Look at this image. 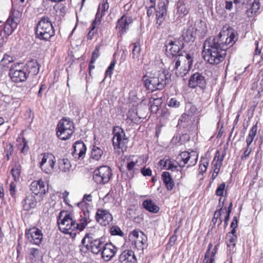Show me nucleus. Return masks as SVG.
<instances>
[{
    "mask_svg": "<svg viewBox=\"0 0 263 263\" xmlns=\"http://www.w3.org/2000/svg\"><path fill=\"white\" fill-rule=\"evenodd\" d=\"M236 35L231 33L229 36L221 33L214 37L207 39L203 44L202 54L205 61L210 64H218L222 62L226 55V50L235 43Z\"/></svg>",
    "mask_w": 263,
    "mask_h": 263,
    "instance_id": "f257e3e1",
    "label": "nucleus"
},
{
    "mask_svg": "<svg viewBox=\"0 0 263 263\" xmlns=\"http://www.w3.org/2000/svg\"><path fill=\"white\" fill-rule=\"evenodd\" d=\"M171 74L166 70H152L143 77L144 86L150 91L163 89L169 83Z\"/></svg>",
    "mask_w": 263,
    "mask_h": 263,
    "instance_id": "f03ea898",
    "label": "nucleus"
},
{
    "mask_svg": "<svg viewBox=\"0 0 263 263\" xmlns=\"http://www.w3.org/2000/svg\"><path fill=\"white\" fill-rule=\"evenodd\" d=\"M193 54L184 52V57L182 58H175L172 62L170 68L177 77H183L190 70L193 62Z\"/></svg>",
    "mask_w": 263,
    "mask_h": 263,
    "instance_id": "7ed1b4c3",
    "label": "nucleus"
},
{
    "mask_svg": "<svg viewBox=\"0 0 263 263\" xmlns=\"http://www.w3.org/2000/svg\"><path fill=\"white\" fill-rule=\"evenodd\" d=\"M104 245L102 237L97 238L93 233H87L81 241L80 250L81 252L86 253L88 251L98 254L102 250Z\"/></svg>",
    "mask_w": 263,
    "mask_h": 263,
    "instance_id": "20e7f679",
    "label": "nucleus"
},
{
    "mask_svg": "<svg viewBox=\"0 0 263 263\" xmlns=\"http://www.w3.org/2000/svg\"><path fill=\"white\" fill-rule=\"evenodd\" d=\"M61 211L58 218L59 229L63 233L69 234L72 239H74L77 232L76 230V220L73 219L72 214Z\"/></svg>",
    "mask_w": 263,
    "mask_h": 263,
    "instance_id": "39448f33",
    "label": "nucleus"
},
{
    "mask_svg": "<svg viewBox=\"0 0 263 263\" xmlns=\"http://www.w3.org/2000/svg\"><path fill=\"white\" fill-rule=\"evenodd\" d=\"M35 34L38 39L45 41H48L54 35V30L48 16H43L39 21L36 27Z\"/></svg>",
    "mask_w": 263,
    "mask_h": 263,
    "instance_id": "423d86ee",
    "label": "nucleus"
},
{
    "mask_svg": "<svg viewBox=\"0 0 263 263\" xmlns=\"http://www.w3.org/2000/svg\"><path fill=\"white\" fill-rule=\"evenodd\" d=\"M74 131V124L69 119L63 118L59 121L57 127V135L59 138L66 140L70 138Z\"/></svg>",
    "mask_w": 263,
    "mask_h": 263,
    "instance_id": "0eeeda50",
    "label": "nucleus"
},
{
    "mask_svg": "<svg viewBox=\"0 0 263 263\" xmlns=\"http://www.w3.org/2000/svg\"><path fill=\"white\" fill-rule=\"evenodd\" d=\"M165 46L166 54L169 58H182L184 57L185 52L182 50L184 46L182 41L178 40H168L166 42Z\"/></svg>",
    "mask_w": 263,
    "mask_h": 263,
    "instance_id": "6e6552de",
    "label": "nucleus"
},
{
    "mask_svg": "<svg viewBox=\"0 0 263 263\" xmlns=\"http://www.w3.org/2000/svg\"><path fill=\"white\" fill-rule=\"evenodd\" d=\"M112 134V141L114 149H121L122 151L125 149L128 139L126 137L123 129L120 126H115L113 128Z\"/></svg>",
    "mask_w": 263,
    "mask_h": 263,
    "instance_id": "1a4fd4ad",
    "label": "nucleus"
},
{
    "mask_svg": "<svg viewBox=\"0 0 263 263\" xmlns=\"http://www.w3.org/2000/svg\"><path fill=\"white\" fill-rule=\"evenodd\" d=\"M21 16L22 12L20 11L14 9H12L4 28L6 35L9 36L12 33L20 23Z\"/></svg>",
    "mask_w": 263,
    "mask_h": 263,
    "instance_id": "9d476101",
    "label": "nucleus"
},
{
    "mask_svg": "<svg viewBox=\"0 0 263 263\" xmlns=\"http://www.w3.org/2000/svg\"><path fill=\"white\" fill-rule=\"evenodd\" d=\"M112 176L110 168L106 165L98 167L93 171V179L99 184H104L107 183Z\"/></svg>",
    "mask_w": 263,
    "mask_h": 263,
    "instance_id": "9b49d317",
    "label": "nucleus"
},
{
    "mask_svg": "<svg viewBox=\"0 0 263 263\" xmlns=\"http://www.w3.org/2000/svg\"><path fill=\"white\" fill-rule=\"evenodd\" d=\"M42 158L40 162V167L43 172L46 174H51L53 172L56 159L51 154L43 153Z\"/></svg>",
    "mask_w": 263,
    "mask_h": 263,
    "instance_id": "f8f14e48",
    "label": "nucleus"
},
{
    "mask_svg": "<svg viewBox=\"0 0 263 263\" xmlns=\"http://www.w3.org/2000/svg\"><path fill=\"white\" fill-rule=\"evenodd\" d=\"M177 159L178 160V164L180 167H183L185 164H188L187 167H189L196 164L198 160V155L194 151H192L190 153L183 152L178 157Z\"/></svg>",
    "mask_w": 263,
    "mask_h": 263,
    "instance_id": "ddd939ff",
    "label": "nucleus"
},
{
    "mask_svg": "<svg viewBox=\"0 0 263 263\" xmlns=\"http://www.w3.org/2000/svg\"><path fill=\"white\" fill-rule=\"evenodd\" d=\"M25 236L30 243L37 246H39L43 239L42 231L36 227L26 229Z\"/></svg>",
    "mask_w": 263,
    "mask_h": 263,
    "instance_id": "4468645a",
    "label": "nucleus"
},
{
    "mask_svg": "<svg viewBox=\"0 0 263 263\" xmlns=\"http://www.w3.org/2000/svg\"><path fill=\"white\" fill-rule=\"evenodd\" d=\"M133 22L132 16L123 15L119 18L116 26V29L118 30V34L120 36L125 34L129 29V27Z\"/></svg>",
    "mask_w": 263,
    "mask_h": 263,
    "instance_id": "2eb2a0df",
    "label": "nucleus"
},
{
    "mask_svg": "<svg viewBox=\"0 0 263 263\" xmlns=\"http://www.w3.org/2000/svg\"><path fill=\"white\" fill-rule=\"evenodd\" d=\"M206 86L205 77L200 72H195L191 75L189 80V86L195 88L199 87L204 89Z\"/></svg>",
    "mask_w": 263,
    "mask_h": 263,
    "instance_id": "dca6fc26",
    "label": "nucleus"
},
{
    "mask_svg": "<svg viewBox=\"0 0 263 263\" xmlns=\"http://www.w3.org/2000/svg\"><path fill=\"white\" fill-rule=\"evenodd\" d=\"M9 75L11 80L16 83L24 82L28 77V73L26 72L24 68L22 69H18L16 67L11 68Z\"/></svg>",
    "mask_w": 263,
    "mask_h": 263,
    "instance_id": "f3484780",
    "label": "nucleus"
},
{
    "mask_svg": "<svg viewBox=\"0 0 263 263\" xmlns=\"http://www.w3.org/2000/svg\"><path fill=\"white\" fill-rule=\"evenodd\" d=\"M96 219L100 224L106 226L112 221L113 218L108 211L99 209L96 214Z\"/></svg>",
    "mask_w": 263,
    "mask_h": 263,
    "instance_id": "a211bd4d",
    "label": "nucleus"
},
{
    "mask_svg": "<svg viewBox=\"0 0 263 263\" xmlns=\"http://www.w3.org/2000/svg\"><path fill=\"white\" fill-rule=\"evenodd\" d=\"M30 189L35 195H40L41 200L43 199L42 196L48 190V187L46 186L45 183L42 180L33 181L30 186Z\"/></svg>",
    "mask_w": 263,
    "mask_h": 263,
    "instance_id": "6ab92c4d",
    "label": "nucleus"
},
{
    "mask_svg": "<svg viewBox=\"0 0 263 263\" xmlns=\"http://www.w3.org/2000/svg\"><path fill=\"white\" fill-rule=\"evenodd\" d=\"M118 250V248L111 243L104 244L102 250V257L105 261L112 259Z\"/></svg>",
    "mask_w": 263,
    "mask_h": 263,
    "instance_id": "aec40b11",
    "label": "nucleus"
},
{
    "mask_svg": "<svg viewBox=\"0 0 263 263\" xmlns=\"http://www.w3.org/2000/svg\"><path fill=\"white\" fill-rule=\"evenodd\" d=\"M129 238L136 247L141 248L145 242L146 237L141 231L135 230L130 233Z\"/></svg>",
    "mask_w": 263,
    "mask_h": 263,
    "instance_id": "412c9836",
    "label": "nucleus"
},
{
    "mask_svg": "<svg viewBox=\"0 0 263 263\" xmlns=\"http://www.w3.org/2000/svg\"><path fill=\"white\" fill-rule=\"evenodd\" d=\"M166 14L167 9L165 2H160L156 10V24L160 26L165 20Z\"/></svg>",
    "mask_w": 263,
    "mask_h": 263,
    "instance_id": "4be33fe9",
    "label": "nucleus"
},
{
    "mask_svg": "<svg viewBox=\"0 0 263 263\" xmlns=\"http://www.w3.org/2000/svg\"><path fill=\"white\" fill-rule=\"evenodd\" d=\"M73 148L72 154L75 158L80 159L84 158L86 151V146L83 142H76L73 145Z\"/></svg>",
    "mask_w": 263,
    "mask_h": 263,
    "instance_id": "5701e85b",
    "label": "nucleus"
},
{
    "mask_svg": "<svg viewBox=\"0 0 263 263\" xmlns=\"http://www.w3.org/2000/svg\"><path fill=\"white\" fill-rule=\"evenodd\" d=\"M73 148L72 154L75 158L80 159L84 158L86 151V146L83 142H76L73 145Z\"/></svg>",
    "mask_w": 263,
    "mask_h": 263,
    "instance_id": "b1692460",
    "label": "nucleus"
},
{
    "mask_svg": "<svg viewBox=\"0 0 263 263\" xmlns=\"http://www.w3.org/2000/svg\"><path fill=\"white\" fill-rule=\"evenodd\" d=\"M176 15L178 17H183L186 16L190 11V6L185 0H179L176 5Z\"/></svg>",
    "mask_w": 263,
    "mask_h": 263,
    "instance_id": "393cba45",
    "label": "nucleus"
},
{
    "mask_svg": "<svg viewBox=\"0 0 263 263\" xmlns=\"http://www.w3.org/2000/svg\"><path fill=\"white\" fill-rule=\"evenodd\" d=\"M109 9L108 0H103L102 3L98 6V11L95 19V24H100L102 18Z\"/></svg>",
    "mask_w": 263,
    "mask_h": 263,
    "instance_id": "a878e982",
    "label": "nucleus"
},
{
    "mask_svg": "<svg viewBox=\"0 0 263 263\" xmlns=\"http://www.w3.org/2000/svg\"><path fill=\"white\" fill-rule=\"evenodd\" d=\"M224 154L222 155L221 158L220 157V153L219 151H217L214 158L212 161V164L214 166V172L212 176V179L213 180L215 179L218 174L220 170V168L222 165V162L224 156Z\"/></svg>",
    "mask_w": 263,
    "mask_h": 263,
    "instance_id": "bb28decb",
    "label": "nucleus"
},
{
    "mask_svg": "<svg viewBox=\"0 0 263 263\" xmlns=\"http://www.w3.org/2000/svg\"><path fill=\"white\" fill-rule=\"evenodd\" d=\"M197 32L194 27L190 26L183 30L182 36L185 42H193L196 37Z\"/></svg>",
    "mask_w": 263,
    "mask_h": 263,
    "instance_id": "cd10ccee",
    "label": "nucleus"
},
{
    "mask_svg": "<svg viewBox=\"0 0 263 263\" xmlns=\"http://www.w3.org/2000/svg\"><path fill=\"white\" fill-rule=\"evenodd\" d=\"M23 209L25 211H29L34 209L36 205V199L33 194L28 195L22 201Z\"/></svg>",
    "mask_w": 263,
    "mask_h": 263,
    "instance_id": "c85d7f7f",
    "label": "nucleus"
},
{
    "mask_svg": "<svg viewBox=\"0 0 263 263\" xmlns=\"http://www.w3.org/2000/svg\"><path fill=\"white\" fill-rule=\"evenodd\" d=\"M26 72L31 76H36L39 71V64L36 60H30L27 64L26 66L24 67Z\"/></svg>",
    "mask_w": 263,
    "mask_h": 263,
    "instance_id": "c756f323",
    "label": "nucleus"
},
{
    "mask_svg": "<svg viewBox=\"0 0 263 263\" xmlns=\"http://www.w3.org/2000/svg\"><path fill=\"white\" fill-rule=\"evenodd\" d=\"M262 2L259 0H254L251 5V8L247 11V14L248 17H252L256 15L260 7V4Z\"/></svg>",
    "mask_w": 263,
    "mask_h": 263,
    "instance_id": "7c9ffc66",
    "label": "nucleus"
},
{
    "mask_svg": "<svg viewBox=\"0 0 263 263\" xmlns=\"http://www.w3.org/2000/svg\"><path fill=\"white\" fill-rule=\"evenodd\" d=\"M144 209L149 212L157 213L159 211V208L151 200H145L142 203Z\"/></svg>",
    "mask_w": 263,
    "mask_h": 263,
    "instance_id": "2f4dec72",
    "label": "nucleus"
},
{
    "mask_svg": "<svg viewBox=\"0 0 263 263\" xmlns=\"http://www.w3.org/2000/svg\"><path fill=\"white\" fill-rule=\"evenodd\" d=\"M163 182L168 190H172L174 186V182L168 172H164L162 174Z\"/></svg>",
    "mask_w": 263,
    "mask_h": 263,
    "instance_id": "473e14b6",
    "label": "nucleus"
},
{
    "mask_svg": "<svg viewBox=\"0 0 263 263\" xmlns=\"http://www.w3.org/2000/svg\"><path fill=\"white\" fill-rule=\"evenodd\" d=\"M59 168L62 172L70 171L71 165L70 161L66 158L61 159L58 160Z\"/></svg>",
    "mask_w": 263,
    "mask_h": 263,
    "instance_id": "72a5a7b5",
    "label": "nucleus"
},
{
    "mask_svg": "<svg viewBox=\"0 0 263 263\" xmlns=\"http://www.w3.org/2000/svg\"><path fill=\"white\" fill-rule=\"evenodd\" d=\"M196 27L194 28L196 32L199 33L200 36H203L206 33L207 27L206 23L202 21H200L195 24Z\"/></svg>",
    "mask_w": 263,
    "mask_h": 263,
    "instance_id": "f704fd0d",
    "label": "nucleus"
},
{
    "mask_svg": "<svg viewBox=\"0 0 263 263\" xmlns=\"http://www.w3.org/2000/svg\"><path fill=\"white\" fill-rule=\"evenodd\" d=\"M159 164L160 166H162L164 169L172 171H176L177 168V166L174 165L170 159H166L165 160L164 159L160 160Z\"/></svg>",
    "mask_w": 263,
    "mask_h": 263,
    "instance_id": "c9c22d12",
    "label": "nucleus"
},
{
    "mask_svg": "<svg viewBox=\"0 0 263 263\" xmlns=\"http://www.w3.org/2000/svg\"><path fill=\"white\" fill-rule=\"evenodd\" d=\"M41 253V251L40 249L36 248H31L29 251V257L28 259L30 262L33 263L39 259Z\"/></svg>",
    "mask_w": 263,
    "mask_h": 263,
    "instance_id": "e433bc0d",
    "label": "nucleus"
},
{
    "mask_svg": "<svg viewBox=\"0 0 263 263\" xmlns=\"http://www.w3.org/2000/svg\"><path fill=\"white\" fill-rule=\"evenodd\" d=\"M103 151L100 147L93 146L92 149L91 158L95 160H99L102 157Z\"/></svg>",
    "mask_w": 263,
    "mask_h": 263,
    "instance_id": "4c0bfd02",
    "label": "nucleus"
},
{
    "mask_svg": "<svg viewBox=\"0 0 263 263\" xmlns=\"http://www.w3.org/2000/svg\"><path fill=\"white\" fill-rule=\"evenodd\" d=\"M217 208H219V209H217V210L214 212V216L212 219V222L215 225L218 221V220L219 219V223L218 224V226H219L222 222V220L220 218V216L221 215V211L223 210L222 207L220 206L219 204Z\"/></svg>",
    "mask_w": 263,
    "mask_h": 263,
    "instance_id": "58836bf2",
    "label": "nucleus"
},
{
    "mask_svg": "<svg viewBox=\"0 0 263 263\" xmlns=\"http://www.w3.org/2000/svg\"><path fill=\"white\" fill-rule=\"evenodd\" d=\"M192 117L190 114L186 113L182 114L178 121V125L185 127L187 124L191 122Z\"/></svg>",
    "mask_w": 263,
    "mask_h": 263,
    "instance_id": "ea45409f",
    "label": "nucleus"
},
{
    "mask_svg": "<svg viewBox=\"0 0 263 263\" xmlns=\"http://www.w3.org/2000/svg\"><path fill=\"white\" fill-rule=\"evenodd\" d=\"M89 221L86 219V218L81 217L79 223L76 222V230L82 231L86 228Z\"/></svg>",
    "mask_w": 263,
    "mask_h": 263,
    "instance_id": "a19ab883",
    "label": "nucleus"
},
{
    "mask_svg": "<svg viewBox=\"0 0 263 263\" xmlns=\"http://www.w3.org/2000/svg\"><path fill=\"white\" fill-rule=\"evenodd\" d=\"M21 166L19 163H16L14 167H13L11 171L12 175L15 181L18 180L21 174Z\"/></svg>",
    "mask_w": 263,
    "mask_h": 263,
    "instance_id": "79ce46f5",
    "label": "nucleus"
},
{
    "mask_svg": "<svg viewBox=\"0 0 263 263\" xmlns=\"http://www.w3.org/2000/svg\"><path fill=\"white\" fill-rule=\"evenodd\" d=\"M133 58L134 59H138L140 55L141 48L139 46V43L137 42L133 44Z\"/></svg>",
    "mask_w": 263,
    "mask_h": 263,
    "instance_id": "37998d69",
    "label": "nucleus"
},
{
    "mask_svg": "<svg viewBox=\"0 0 263 263\" xmlns=\"http://www.w3.org/2000/svg\"><path fill=\"white\" fill-rule=\"evenodd\" d=\"M161 98H151V109L153 110V108H155V111H157L158 110V106L161 104Z\"/></svg>",
    "mask_w": 263,
    "mask_h": 263,
    "instance_id": "c03bdc74",
    "label": "nucleus"
},
{
    "mask_svg": "<svg viewBox=\"0 0 263 263\" xmlns=\"http://www.w3.org/2000/svg\"><path fill=\"white\" fill-rule=\"evenodd\" d=\"M13 61V57L7 54H5L3 59L1 61L0 64L3 67H8V65L11 63Z\"/></svg>",
    "mask_w": 263,
    "mask_h": 263,
    "instance_id": "a18cd8bd",
    "label": "nucleus"
},
{
    "mask_svg": "<svg viewBox=\"0 0 263 263\" xmlns=\"http://www.w3.org/2000/svg\"><path fill=\"white\" fill-rule=\"evenodd\" d=\"M137 166H138L137 162H134L133 161L127 162V168L131 173H136V172L138 171V168H137Z\"/></svg>",
    "mask_w": 263,
    "mask_h": 263,
    "instance_id": "49530a36",
    "label": "nucleus"
},
{
    "mask_svg": "<svg viewBox=\"0 0 263 263\" xmlns=\"http://www.w3.org/2000/svg\"><path fill=\"white\" fill-rule=\"evenodd\" d=\"M226 239L228 247H232L233 248L235 246L237 240V236H231L230 235H227Z\"/></svg>",
    "mask_w": 263,
    "mask_h": 263,
    "instance_id": "de8ad7c7",
    "label": "nucleus"
},
{
    "mask_svg": "<svg viewBox=\"0 0 263 263\" xmlns=\"http://www.w3.org/2000/svg\"><path fill=\"white\" fill-rule=\"evenodd\" d=\"M212 243H210L208 246V248L206 250L205 254H208L209 257L210 256L212 258H213L215 259V255L217 253V250H218V245H216L214 247V249L212 251H211V249L212 247Z\"/></svg>",
    "mask_w": 263,
    "mask_h": 263,
    "instance_id": "09e8293b",
    "label": "nucleus"
},
{
    "mask_svg": "<svg viewBox=\"0 0 263 263\" xmlns=\"http://www.w3.org/2000/svg\"><path fill=\"white\" fill-rule=\"evenodd\" d=\"M92 200V196L90 194H85L84 196L83 201L81 202H79L77 204L79 208H83L84 206H87L88 205V203L85 202V201H88L89 202L91 201Z\"/></svg>",
    "mask_w": 263,
    "mask_h": 263,
    "instance_id": "8fccbe9b",
    "label": "nucleus"
},
{
    "mask_svg": "<svg viewBox=\"0 0 263 263\" xmlns=\"http://www.w3.org/2000/svg\"><path fill=\"white\" fill-rule=\"evenodd\" d=\"M110 233L112 235H119L120 236L124 235L123 232L118 226H112L110 228Z\"/></svg>",
    "mask_w": 263,
    "mask_h": 263,
    "instance_id": "3c124183",
    "label": "nucleus"
},
{
    "mask_svg": "<svg viewBox=\"0 0 263 263\" xmlns=\"http://www.w3.org/2000/svg\"><path fill=\"white\" fill-rule=\"evenodd\" d=\"M226 187V184L225 183L222 182L221 184H220L217 189L215 191V194L217 196H222L223 195V193L224 192V190Z\"/></svg>",
    "mask_w": 263,
    "mask_h": 263,
    "instance_id": "603ef678",
    "label": "nucleus"
},
{
    "mask_svg": "<svg viewBox=\"0 0 263 263\" xmlns=\"http://www.w3.org/2000/svg\"><path fill=\"white\" fill-rule=\"evenodd\" d=\"M100 24H95V20L93 21L92 24H91V27L90 30L89 31L88 35H87V38L89 40H91L92 37L94 36L95 32L94 30L97 28Z\"/></svg>",
    "mask_w": 263,
    "mask_h": 263,
    "instance_id": "864d4df0",
    "label": "nucleus"
},
{
    "mask_svg": "<svg viewBox=\"0 0 263 263\" xmlns=\"http://www.w3.org/2000/svg\"><path fill=\"white\" fill-rule=\"evenodd\" d=\"M257 124L258 122H257L255 125H254L252 128H251L250 130L249 131V133L248 135V136H249L251 138H252V139L255 138L256 134H257Z\"/></svg>",
    "mask_w": 263,
    "mask_h": 263,
    "instance_id": "5fc2aeb1",
    "label": "nucleus"
},
{
    "mask_svg": "<svg viewBox=\"0 0 263 263\" xmlns=\"http://www.w3.org/2000/svg\"><path fill=\"white\" fill-rule=\"evenodd\" d=\"M82 209V213L81 214V217L86 218V219L89 220V211L87 206H84Z\"/></svg>",
    "mask_w": 263,
    "mask_h": 263,
    "instance_id": "6e6d98bb",
    "label": "nucleus"
},
{
    "mask_svg": "<svg viewBox=\"0 0 263 263\" xmlns=\"http://www.w3.org/2000/svg\"><path fill=\"white\" fill-rule=\"evenodd\" d=\"M151 5L147 8V15L148 17L151 16L154 13V9L155 7V0H150Z\"/></svg>",
    "mask_w": 263,
    "mask_h": 263,
    "instance_id": "4d7b16f0",
    "label": "nucleus"
},
{
    "mask_svg": "<svg viewBox=\"0 0 263 263\" xmlns=\"http://www.w3.org/2000/svg\"><path fill=\"white\" fill-rule=\"evenodd\" d=\"M116 64V61L115 60H114L111 62L109 67L107 68V70L105 72L106 76H110L111 77L112 73V70L114 69L115 66Z\"/></svg>",
    "mask_w": 263,
    "mask_h": 263,
    "instance_id": "13d9d810",
    "label": "nucleus"
},
{
    "mask_svg": "<svg viewBox=\"0 0 263 263\" xmlns=\"http://www.w3.org/2000/svg\"><path fill=\"white\" fill-rule=\"evenodd\" d=\"M168 105L170 107L177 108L180 106V102L176 98H173L169 101Z\"/></svg>",
    "mask_w": 263,
    "mask_h": 263,
    "instance_id": "bf43d9fd",
    "label": "nucleus"
},
{
    "mask_svg": "<svg viewBox=\"0 0 263 263\" xmlns=\"http://www.w3.org/2000/svg\"><path fill=\"white\" fill-rule=\"evenodd\" d=\"M100 55L99 53V48H96V49L93 51L92 53V56L91 58V63H95L97 59L98 58V57Z\"/></svg>",
    "mask_w": 263,
    "mask_h": 263,
    "instance_id": "052dcab7",
    "label": "nucleus"
},
{
    "mask_svg": "<svg viewBox=\"0 0 263 263\" xmlns=\"http://www.w3.org/2000/svg\"><path fill=\"white\" fill-rule=\"evenodd\" d=\"M141 172L144 176H151L152 175V170L149 168L143 167L141 170Z\"/></svg>",
    "mask_w": 263,
    "mask_h": 263,
    "instance_id": "680f3d73",
    "label": "nucleus"
},
{
    "mask_svg": "<svg viewBox=\"0 0 263 263\" xmlns=\"http://www.w3.org/2000/svg\"><path fill=\"white\" fill-rule=\"evenodd\" d=\"M215 259L209 256L208 254H205L203 263H214Z\"/></svg>",
    "mask_w": 263,
    "mask_h": 263,
    "instance_id": "e2e57ef3",
    "label": "nucleus"
},
{
    "mask_svg": "<svg viewBox=\"0 0 263 263\" xmlns=\"http://www.w3.org/2000/svg\"><path fill=\"white\" fill-rule=\"evenodd\" d=\"M251 151V149H250L249 147L247 146L246 149L243 152V154L241 156V159L242 160L246 159L247 157H249Z\"/></svg>",
    "mask_w": 263,
    "mask_h": 263,
    "instance_id": "0e129e2a",
    "label": "nucleus"
},
{
    "mask_svg": "<svg viewBox=\"0 0 263 263\" xmlns=\"http://www.w3.org/2000/svg\"><path fill=\"white\" fill-rule=\"evenodd\" d=\"M16 185L13 182H11L9 185L10 193L12 196H14L15 193Z\"/></svg>",
    "mask_w": 263,
    "mask_h": 263,
    "instance_id": "69168bd1",
    "label": "nucleus"
},
{
    "mask_svg": "<svg viewBox=\"0 0 263 263\" xmlns=\"http://www.w3.org/2000/svg\"><path fill=\"white\" fill-rule=\"evenodd\" d=\"M238 220L236 217H234L233 218V221L231 223V228L232 229H236L237 227Z\"/></svg>",
    "mask_w": 263,
    "mask_h": 263,
    "instance_id": "338daca9",
    "label": "nucleus"
},
{
    "mask_svg": "<svg viewBox=\"0 0 263 263\" xmlns=\"http://www.w3.org/2000/svg\"><path fill=\"white\" fill-rule=\"evenodd\" d=\"M245 1L246 0H234V3L236 7H240L245 4Z\"/></svg>",
    "mask_w": 263,
    "mask_h": 263,
    "instance_id": "774afa93",
    "label": "nucleus"
}]
</instances>
